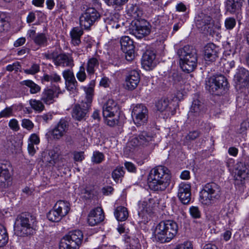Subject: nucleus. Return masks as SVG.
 Wrapping results in <instances>:
<instances>
[{
    "label": "nucleus",
    "instance_id": "obj_1",
    "mask_svg": "<svg viewBox=\"0 0 249 249\" xmlns=\"http://www.w3.org/2000/svg\"><path fill=\"white\" fill-rule=\"evenodd\" d=\"M171 176L168 169L163 166L152 169L148 177V185L152 190L162 191L169 185Z\"/></svg>",
    "mask_w": 249,
    "mask_h": 249
},
{
    "label": "nucleus",
    "instance_id": "obj_2",
    "mask_svg": "<svg viewBox=\"0 0 249 249\" xmlns=\"http://www.w3.org/2000/svg\"><path fill=\"white\" fill-rule=\"evenodd\" d=\"M178 231L177 223L170 220H162L156 226L153 234L156 240L161 243L171 241Z\"/></svg>",
    "mask_w": 249,
    "mask_h": 249
},
{
    "label": "nucleus",
    "instance_id": "obj_3",
    "mask_svg": "<svg viewBox=\"0 0 249 249\" xmlns=\"http://www.w3.org/2000/svg\"><path fill=\"white\" fill-rule=\"evenodd\" d=\"M179 63L182 70L187 72L194 71L197 65L196 50L190 46H185L178 51Z\"/></svg>",
    "mask_w": 249,
    "mask_h": 249
},
{
    "label": "nucleus",
    "instance_id": "obj_4",
    "mask_svg": "<svg viewBox=\"0 0 249 249\" xmlns=\"http://www.w3.org/2000/svg\"><path fill=\"white\" fill-rule=\"evenodd\" d=\"M199 195V201L202 205H212L219 198L220 187L214 183H207L200 191Z\"/></svg>",
    "mask_w": 249,
    "mask_h": 249
},
{
    "label": "nucleus",
    "instance_id": "obj_5",
    "mask_svg": "<svg viewBox=\"0 0 249 249\" xmlns=\"http://www.w3.org/2000/svg\"><path fill=\"white\" fill-rule=\"evenodd\" d=\"M93 7H89L80 17V25L82 30H89L97 19L100 15L98 10L101 8L99 0H92Z\"/></svg>",
    "mask_w": 249,
    "mask_h": 249
},
{
    "label": "nucleus",
    "instance_id": "obj_6",
    "mask_svg": "<svg viewBox=\"0 0 249 249\" xmlns=\"http://www.w3.org/2000/svg\"><path fill=\"white\" fill-rule=\"evenodd\" d=\"M119 106L113 99L107 101L103 107V115L107 125L114 126L119 122Z\"/></svg>",
    "mask_w": 249,
    "mask_h": 249
},
{
    "label": "nucleus",
    "instance_id": "obj_7",
    "mask_svg": "<svg viewBox=\"0 0 249 249\" xmlns=\"http://www.w3.org/2000/svg\"><path fill=\"white\" fill-rule=\"evenodd\" d=\"M83 234L80 230L69 232L60 240L59 249H79L82 244Z\"/></svg>",
    "mask_w": 249,
    "mask_h": 249
},
{
    "label": "nucleus",
    "instance_id": "obj_8",
    "mask_svg": "<svg viewBox=\"0 0 249 249\" xmlns=\"http://www.w3.org/2000/svg\"><path fill=\"white\" fill-rule=\"evenodd\" d=\"M234 163L233 159H230L227 162V166L232 173L235 185H242L249 178V170L243 163L239 162L233 165Z\"/></svg>",
    "mask_w": 249,
    "mask_h": 249
},
{
    "label": "nucleus",
    "instance_id": "obj_9",
    "mask_svg": "<svg viewBox=\"0 0 249 249\" xmlns=\"http://www.w3.org/2000/svg\"><path fill=\"white\" fill-rule=\"evenodd\" d=\"M71 209L70 203L63 200H59L47 214L49 220L57 222L68 214Z\"/></svg>",
    "mask_w": 249,
    "mask_h": 249
},
{
    "label": "nucleus",
    "instance_id": "obj_10",
    "mask_svg": "<svg viewBox=\"0 0 249 249\" xmlns=\"http://www.w3.org/2000/svg\"><path fill=\"white\" fill-rule=\"evenodd\" d=\"M206 88L212 94L218 95L228 87L227 79L222 75L213 76L206 82Z\"/></svg>",
    "mask_w": 249,
    "mask_h": 249
},
{
    "label": "nucleus",
    "instance_id": "obj_11",
    "mask_svg": "<svg viewBox=\"0 0 249 249\" xmlns=\"http://www.w3.org/2000/svg\"><path fill=\"white\" fill-rule=\"evenodd\" d=\"M156 204L153 199L141 200L138 203V213L141 218V222H146L149 220V215Z\"/></svg>",
    "mask_w": 249,
    "mask_h": 249
},
{
    "label": "nucleus",
    "instance_id": "obj_12",
    "mask_svg": "<svg viewBox=\"0 0 249 249\" xmlns=\"http://www.w3.org/2000/svg\"><path fill=\"white\" fill-rule=\"evenodd\" d=\"M148 114L147 107L142 104L134 106L131 113L133 121L137 125H142L145 124L148 119Z\"/></svg>",
    "mask_w": 249,
    "mask_h": 249
},
{
    "label": "nucleus",
    "instance_id": "obj_13",
    "mask_svg": "<svg viewBox=\"0 0 249 249\" xmlns=\"http://www.w3.org/2000/svg\"><path fill=\"white\" fill-rule=\"evenodd\" d=\"M220 53L219 47L213 43L207 44L203 49V58L207 64L215 62Z\"/></svg>",
    "mask_w": 249,
    "mask_h": 249
},
{
    "label": "nucleus",
    "instance_id": "obj_14",
    "mask_svg": "<svg viewBox=\"0 0 249 249\" xmlns=\"http://www.w3.org/2000/svg\"><path fill=\"white\" fill-rule=\"evenodd\" d=\"M47 58L52 59L54 64L62 67H72L74 65L71 57L65 54L57 55L55 53H49L45 54Z\"/></svg>",
    "mask_w": 249,
    "mask_h": 249
},
{
    "label": "nucleus",
    "instance_id": "obj_15",
    "mask_svg": "<svg viewBox=\"0 0 249 249\" xmlns=\"http://www.w3.org/2000/svg\"><path fill=\"white\" fill-rule=\"evenodd\" d=\"M196 24L198 29L202 31H214L219 29V25H214L213 21L208 16H203L201 18L197 20Z\"/></svg>",
    "mask_w": 249,
    "mask_h": 249
},
{
    "label": "nucleus",
    "instance_id": "obj_16",
    "mask_svg": "<svg viewBox=\"0 0 249 249\" xmlns=\"http://www.w3.org/2000/svg\"><path fill=\"white\" fill-rule=\"evenodd\" d=\"M178 197L184 204H188L191 201V185L189 183L181 182L178 185Z\"/></svg>",
    "mask_w": 249,
    "mask_h": 249
},
{
    "label": "nucleus",
    "instance_id": "obj_17",
    "mask_svg": "<svg viewBox=\"0 0 249 249\" xmlns=\"http://www.w3.org/2000/svg\"><path fill=\"white\" fill-rule=\"evenodd\" d=\"M18 221H19V226L18 225V229L20 231L19 234L20 235L31 234L33 227V219L32 217L20 216Z\"/></svg>",
    "mask_w": 249,
    "mask_h": 249
},
{
    "label": "nucleus",
    "instance_id": "obj_18",
    "mask_svg": "<svg viewBox=\"0 0 249 249\" xmlns=\"http://www.w3.org/2000/svg\"><path fill=\"white\" fill-rule=\"evenodd\" d=\"M157 65L156 54L150 50H147L143 54L142 59V65L147 71L153 69Z\"/></svg>",
    "mask_w": 249,
    "mask_h": 249
},
{
    "label": "nucleus",
    "instance_id": "obj_19",
    "mask_svg": "<svg viewBox=\"0 0 249 249\" xmlns=\"http://www.w3.org/2000/svg\"><path fill=\"white\" fill-rule=\"evenodd\" d=\"M153 141V136L145 131L141 132L138 137L131 139L128 144L132 146H137L140 145H147Z\"/></svg>",
    "mask_w": 249,
    "mask_h": 249
},
{
    "label": "nucleus",
    "instance_id": "obj_20",
    "mask_svg": "<svg viewBox=\"0 0 249 249\" xmlns=\"http://www.w3.org/2000/svg\"><path fill=\"white\" fill-rule=\"evenodd\" d=\"M104 219L103 210L100 207H97L89 212L87 221L89 225L93 226L103 221Z\"/></svg>",
    "mask_w": 249,
    "mask_h": 249
},
{
    "label": "nucleus",
    "instance_id": "obj_21",
    "mask_svg": "<svg viewBox=\"0 0 249 249\" xmlns=\"http://www.w3.org/2000/svg\"><path fill=\"white\" fill-rule=\"evenodd\" d=\"M68 129L67 122L63 119H61L51 131V135L53 139H59L66 133Z\"/></svg>",
    "mask_w": 249,
    "mask_h": 249
},
{
    "label": "nucleus",
    "instance_id": "obj_22",
    "mask_svg": "<svg viewBox=\"0 0 249 249\" xmlns=\"http://www.w3.org/2000/svg\"><path fill=\"white\" fill-rule=\"evenodd\" d=\"M140 80V74L137 71H130L125 78V88L129 90L134 89L138 86Z\"/></svg>",
    "mask_w": 249,
    "mask_h": 249
},
{
    "label": "nucleus",
    "instance_id": "obj_23",
    "mask_svg": "<svg viewBox=\"0 0 249 249\" xmlns=\"http://www.w3.org/2000/svg\"><path fill=\"white\" fill-rule=\"evenodd\" d=\"M237 84L241 86H248L249 85V71L243 68H240L234 76Z\"/></svg>",
    "mask_w": 249,
    "mask_h": 249
},
{
    "label": "nucleus",
    "instance_id": "obj_24",
    "mask_svg": "<svg viewBox=\"0 0 249 249\" xmlns=\"http://www.w3.org/2000/svg\"><path fill=\"white\" fill-rule=\"evenodd\" d=\"M62 75L65 80L66 86L69 90L76 88L77 84L73 72L71 70H66L62 72Z\"/></svg>",
    "mask_w": 249,
    "mask_h": 249
},
{
    "label": "nucleus",
    "instance_id": "obj_25",
    "mask_svg": "<svg viewBox=\"0 0 249 249\" xmlns=\"http://www.w3.org/2000/svg\"><path fill=\"white\" fill-rule=\"evenodd\" d=\"M40 142L39 136L35 133L32 134L28 140V152L29 154L33 156L38 150L37 145Z\"/></svg>",
    "mask_w": 249,
    "mask_h": 249
},
{
    "label": "nucleus",
    "instance_id": "obj_26",
    "mask_svg": "<svg viewBox=\"0 0 249 249\" xmlns=\"http://www.w3.org/2000/svg\"><path fill=\"white\" fill-rule=\"evenodd\" d=\"M11 183V177L9 169L5 165H0V185L8 187Z\"/></svg>",
    "mask_w": 249,
    "mask_h": 249
},
{
    "label": "nucleus",
    "instance_id": "obj_27",
    "mask_svg": "<svg viewBox=\"0 0 249 249\" xmlns=\"http://www.w3.org/2000/svg\"><path fill=\"white\" fill-rule=\"evenodd\" d=\"M131 26L130 30L132 31H148L151 28L149 23L143 19L133 20Z\"/></svg>",
    "mask_w": 249,
    "mask_h": 249
},
{
    "label": "nucleus",
    "instance_id": "obj_28",
    "mask_svg": "<svg viewBox=\"0 0 249 249\" xmlns=\"http://www.w3.org/2000/svg\"><path fill=\"white\" fill-rule=\"evenodd\" d=\"M60 92V89L53 90L52 89H45L42 93L41 99L46 104H51L54 102V99L57 97Z\"/></svg>",
    "mask_w": 249,
    "mask_h": 249
},
{
    "label": "nucleus",
    "instance_id": "obj_29",
    "mask_svg": "<svg viewBox=\"0 0 249 249\" xmlns=\"http://www.w3.org/2000/svg\"><path fill=\"white\" fill-rule=\"evenodd\" d=\"M90 105L86 103L75 106L73 109L72 117L78 120H80L85 116L87 110Z\"/></svg>",
    "mask_w": 249,
    "mask_h": 249
},
{
    "label": "nucleus",
    "instance_id": "obj_30",
    "mask_svg": "<svg viewBox=\"0 0 249 249\" xmlns=\"http://www.w3.org/2000/svg\"><path fill=\"white\" fill-rule=\"evenodd\" d=\"M95 85V81L94 80H91L89 83L86 86H83L82 89L84 90L86 94V101L85 103L90 105L94 95V88Z\"/></svg>",
    "mask_w": 249,
    "mask_h": 249
},
{
    "label": "nucleus",
    "instance_id": "obj_31",
    "mask_svg": "<svg viewBox=\"0 0 249 249\" xmlns=\"http://www.w3.org/2000/svg\"><path fill=\"white\" fill-rule=\"evenodd\" d=\"M127 14L135 20L139 19L143 15V11L136 5H131L127 10Z\"/></svg>",
    "mask_w": 249,
    "mask_h": 249
},
{
    "label": "nucleus",
    "instance_id": "obj_32",
    "mask_svg": "<svg viewBox=\"0 0 249 249\" xmlns=\"http://www.w3.org/2000/svg\"><path fill=\"white\" fill-rule=\"evenodd\" d=\"M114 215L118 221H124L127 218L128 213L126 208L119 206L115 210Z\"/></svg>",
    "mask_w": 249,
    "mask_h": 249
},
{
    "label": "nucleus",
    "instance_id": "obj_33",
    "mask_svg": "<svg viewBox=\"0 0 249 249\" xmlns=\"http://www.w3.org/2000/svg\"><path fill=\"white\" fill-rule=\"evenodd\" d=\"M98 66L99 61L97 58L91 57L89 59L86 65V70L89 74H93Z\"/></svg>",
    "mask_w": 249,
    "mask_h": 249
},
{
    "label": "nucleus",
    "instance_id": "obj_34",
    "mask_svg": "<svg viewBox=\"0 0 249 249\" xmlns=\"http://www.w3.org/2000/svg\"><path fill=\"white\" fill-rule=\"evenodd\" d=\"M120 44L123 51L134 49L133 42L128 36H123L120 40Z\"/></svg>",
    "mask_w": 249,
    "mask_h": 249
},
{
    "label": "nucleus",
    "instance_id": "obj_35",
    "mask_svg": "<svg viewBox=\"0 0 249 249\" xmlns=\"http://www.w3.org/2000/svg\"><path fill=\"white\" fill-rule=\"evenodd\" d=\"M21 84L30 89V92L31 94H36L40 91V86L31 80H24L21 82Z\"/></svg>",
    "mask_w": 249,
    "mask_h": 249
},
{
    "label": "nucleus",
    "instance_id": "obj_36",
    "mask_svg": "<svg viewBox=\"0 0 249 249\" xmlns=\"http://www.w3.org/2000/svg\"><path fill=\"white\" fill-rule=\"evenodd\" d=\"M169 101L167 99H161L156 104V107L158 110L162 112L165 111L169 112L171 111V107L169 106Z\"/></svg>",
    "mask_w": 249,
    "mask_h": 249
},
{
    "label": "nucleus",
    "instance_id": "obj_37",
    "mask_svg": "<svg viewBox=\"0 0 249 249\" xmlns=\"http://www.w3.org/2000/svg\"><path fill=\"white\" fill-rule=\"evenodd\" d=\"M124 174L123 167L118 166L112 171V178L116 182L118 183L122 181Z\"/></svg>",
    "mask_w": 249,
    "mask_h": 249
},
{
    "label": "nucleus",
    "instance_id": "obj_38",
    "mask_svg": "<svg viewBox=\"0 0 249 249\" xmlns=\"http://www.w3.org/2000/svg\"><path fill=\"white\" fill-rule=\"evenodd\" d=\"M42 82H58L61 81V77L56 73H52L49 74H45L41 78Z\"/></svg>",
    "mask_w": 249,
    "mask_h": 249
},
{
    "label": "nucleus",
    "instance_id": "obj_39",
    "mask_svg": "<svg viewBox=\"0 0 249 249\" xmlns=\"http://www.w3.org/2000/svg\"><path fill=\"white\" fill-rule=\"evenodd\" d=\"M8 235L6 228L0 224V248L5 246L8 241Z\"/></svg>",
    "mask_w": 249,
    "mask_h": 249
},
{
    "label": "nucleus",
    "instance_id": "obj_40",
    "mask_svg": "<svg viewBox=\"0 0 249 249\" xmlns=\"http://www.w3.org/2000/svg\"><path fill=\"white\" fill-rule=\"evenodd\" d=\"M30 104L35 110L38 112L42 111L44 108V106L41 101L36 99H31L30 101Z\"/></svg>",
    "mask_w": 249,
    "mask_h": 249
},
{
    "label": "nucleus",
    "instance_id": "obj_41",
    "mask_svg": "<svg viewBox=\"0 0 249 249\" xmlns=\"http://www.w3.org/2000/svg\"><path fill=\"white\" fill-rule=\"evenodd\" d=\"M203 104L199 100H194L191 106V110L196 113H199L203 110Z\"/></svg>",
    "mask_w": 249,
    "mask_h": 249
},
{
    "label": "nucleus",
    "instance_id": "obj_42",
    "mask_svg": "<svg viewBox=\"0 0 249 249\" xmlns=\"http://www.w3.org/2000/svg\"><path fill=\"white\" fill-rule=\"evenodd\" d=\"M76 77L79 81L81 82H84L87 78V74L85 72V69L83 64L80 67L79 71L76 73Z\"/></svg>",
    "mask_w": 249,
    "mask_h": 249
},
{
    "label": "nucleus",
    "instance_id": "obj_43",
    "mask_svg": "<svg viewBox=\"0 0 249 249\" xmlns=\"http://www.w3.org/2000/svg\"><path fill=\"white\" fill-rule=\"evenodd\" d=\"M104 159L103 154L99 151L94 152L91 158V161L95 163H99Z\"/></svg>",
    "mask_w": 249,
    "mask_h": 249
},
{
    "label": "nucleus",
    "instance_id": "obj_44",
    "mask_svg": "<svg viewBox=\"0 0 249 249\" xmlns=\"http://www.w3.org/2000/svg\"><path fill=\"white\" fill-rule=\"evenodd\" d=\"M174 249H194V247L192 242L185 241L178 244Z\"/></svg>",
    "mask_w": 249,
    "mask_h": 249
},
{
    "label": "nucleus",
    "instance_id": "obj_45",
    "mask_svg": "<svg viewBox=\"0 0 249 249\" xmlns=\"http://www.w3.org/2000/svg\"><path fill=\"white\" fill-rule=\"evenodd\" d=\"M82 35L81 32H71V42L74 45H77L80 43V38Z\"/></svg>",
    "mask_w": 249,
    "mask_h": 249
},
{
    "label": "nucleus",
    "instance_id": "obj_46",
    "mask_svg": "<svg viewBox=\"0 0 249 249\" xmlns=\"http://www.w3.org/2000/svg\"><path fill=\"white\" fill-rule=\"evenodd\" d=\"M189 213L194 218H199L201 216V212L197 206H191L189 208Z\"/></svg>",
    "mask_w": 249,
    "mask_h": 249
},
{
    "label": "nucleus",
    "instance_id": "obj_47",
    "mask_svg": "<svg viewBox=\"0 0 249 249\" xmlns=\"http://www.w3.org/2000/svg\"><path fill=\"white\" fill-rule=\"evenodd\" d=\"M231 0H227L226 2V9L227 10L231 13H234L236 11L239 10L241 8H237L235 7V4Z\"/></svg>",
    "mask_w": 249,
    "mask_h": 249
},
{
    "label": "nucleus",
    "instance_id": "obj_48",
    "mask_svg": "<svg viewBox=\"0 0 249 249\" xmlns=\"http://www.w3.org/2000/svg\"><path fill=\"white\" fill-rule=\"evenodd\" d=\"M21 126L28 130H31L34 127V125L33 122L30 120L24 119L22 120Z\"/></svg>",
    "mask_w": 249,
    "mask_h": 249
},
{
    "label": "nucleus",
    "instance_id": "obj_49",
    "mask_svg": "<svg viewBox=\"0 0 249 249\" xmlns=\"http://www.w3.org/2000/svg\"><path fill=\"white\" fill-rule=\"evenodd\" d=\"M236 21L234 18H229L225 21V27L228 30H231L235 25Z\"/></svg>",
    "mask_w": 249,
    "mask_h": 249
},
{
    "label": "nucleus",
    "instance_id": "obj_50",
    "mask_svg": "<svg viewBox=\"0 0 249 249\" xmlns=\"http://www.w3.org/2000/svg\"><path fill=\"white\" fill-rule=\"evenodd\" d=\"M9 127L15 131H17L19 129V125L17 120L15 119H11L8 123Z\"/></svg>",
    "mask_w": 249,
    "mask_h": 249
},
{
    "label": "nucleus",
    "instance_id": "obj_51",
    "mask_svg": "<svg viewBox=\"0 0 249 249\" xmlns=\"http://www.w3.org/2000/svg\"><path fill=\"white\" fill-rule=\"evenodd\" d=\"M13 108L12 107H6L0 112V118L9 117L12 115Z\"/></svg>",
    "mask_w": 249,
    "mask_h": 249
},
{
    "label": "nucleus",
    "instance_id": "obj_52",
    "mask_svg": "<svg viewBox=\"0 0 249 249\" xmlns=\"http://www.w3.org/2000/svg\"><path fill=\"white\" fill-rule=\"evenodd\" d=\"M24 71L27 74H34L39 71V66L37 64H33L30 69L24 70Z\"/></svg>",
    "mask_w": 249,
    "mask_h": 249
},
{
    "label": "nucleus",
    "instance_id": "obj_53",
    "mask_svg": "<svg viewBox=\"0 0 249 249\" xmlns=\"http://www.w3.org/2000/svg\"><path fill=\"white\" fill-rule=\"evenodd\" d=\"M223 62V71L225 72H228L234 66V62L231 61L230 62L224 60Z\"/></svg>",
    "mask_w": 249,
    "mask_h": 249
},
{
    "label": "nucleus",
    "instance_id": "obj_54",
    "mask_svg": "<svg viewBox=\"0 0 249 249\" xmlns=\"http://www.w3.org/2000/svg\"><path fill=\"white\" fill-rule=\"evenodd\" d=\"M123 52L125 53V58L128 61H131L134 59L135 57L134 49H130V50Z\"/></svg>",
    "mask_w": 249,
    "mask_h": 249
},
{
    "label": "nucleus",
    "instance_id": "obj_55",
    "mask_svg": "<svg viewBox=\"0 0 249 249\" xmlns=\"http://www.w3.org/2000/svg\"><path fill=\"white\" fill-rule=\"evenodd\" d=\"M35 42L38 44L44 43L46 41V37L43 34H38L34 39Z\"/></svg>",
    "mask_w": 249,
    "mask_h": 249
},
{
    "label": "nucleus",
    "instance_id": "obj_56",
    "mask_svg": "<svg viewBox=\"0 0 249 249\" xmlns=\"http://www.w3.org/2000/svg\"><path fill=\"white\" fill-rule=\"evenodd\" d=\"M128 0H105L106 2L108 5H120L127 1Z\"/></svg>",
    "mask_w": 249,
    "mask_h": 249
},
{
    "label": "nucleus",
    "instance_id": "obj_57",
    "mask_svg": "<svg viewBox=\"0 0 249 249\" xmlns=\"http://www.w3.org/2000/svg\"><path fill=\"white\" fill-rule=\"evenodd\" d=\"M125 168L128 172H135L136 171V167L135 165L131 162L126 161L124 163Z\"/></svg>",
    "mask_w": 249,
    "mask_h": 249
},
{
    "label": "nucleus",
    "instance_id": "obj_58",
    "mask_svg": "<svg viewBox=\"0 0 249 249\" xmlns=\"http://www.w3.org/2000/svg\"><path fill=\"white\" fill-rule=\"evenodd\" d=\"M20 67L19 63L18 62L13 63L12 64L8 65L6 67V69L8 71H17Z\"/></svg>",
    "mask_w": 249,
    "mask_h": 249
},
{
    "label": "nucleus",
    "instance_id": "obj_59",
    "mask_svg": "<svg viewBox=\"0 0 249 249\" xmlns=\"http://www.w3.org/2000/svg\"><path fill=\"white\" fill-rule=\"evenodd\" d=\"M73 156L74 160L76 161H81L85 158L83 152H75Z\"/></svg>",
    "mask_w": 249,
    "mask_h": 249
},
{
    "label": "nucleus",
    "instance_id": "obj_60",
    "mask_svg": "<svg viewBox=\"0 0 249 249\" xmlns=\"http://www.w3.org/2000/svg\"><path fill=\"white\" fill-rule=\"evenodd\" d=\"M149 32H132V35H133L136 38L138 39H141L145 38Z\"/></svg>",
    "mask_w": 249,
    "mask_h": 249
},
{
    "label": "nucleus",
    "instance_id": "obj_61",
    "mask_svg": "<svg viewBox=\"0 0 249 249\" xmlns=\"http://www.w3.org/2000/svg\"><path fill=\"white\" fill-rule=\"evenodd\" d=\"M231 231L230 230H227L222 234V236L225 241H228L231 239Z\"/></svg>",
    "mask_w": 249,
    "mask_h": 249
},
{
    "label": "nucleus",
    "instance_id": "obj_62",
    "mask_svg": "<svg viewBox=\"0 0 249 249\" xmlns=\"http://www.w3.org/2000/svg\"><path fill=\"white\" fill-rule=\"evenodd\" d=\"M9 26V24L6 20L0 21V31H4L7 30Z\"/></svg>",
    "mask_w": 249,
    "mask_h": 249
},
{
    "label": "nucleus",
    "instance_id": "obj_63",
    "mask_svg": "<svg viewBox=\"0 0 249 249\" xmlns=\"http://www.w3.org/2000/svg\"><path fill=\"white\" fill-rule=\"evenodd\" d=\"M109 83L110 81L108 78L107 77H104L101 80L100 82V85L101 86L106 88L109 86Z\"/></svg>",
    "mask_w": 249,
    "mask_h": 249
},
{
    "label": "nucleus",
    "instance_id": "obj_64",
    "mask_svg": "<svg viewBox=\"0 0 249 249\" xmlns=\"http://www.w3.org/2000/svg\"><path fill=\"white\" fill-rule=\"evenodd\" d=\"M49 155L53 161L54 163H55L56 160L58 158V154L55 152L54 150H51L49 152Z\"/></svg>",
    "mask_w": 249,
    "mask_h": 249
}]
</instances>
